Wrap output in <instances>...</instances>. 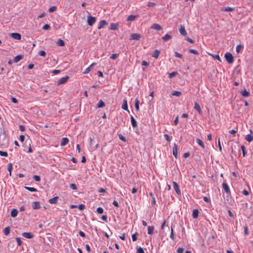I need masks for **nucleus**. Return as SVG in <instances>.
Here are the masks:
<instances>
[{"label": "nucleus", "mask_w": 253, "mask_h": 253, "mask_svg": "<svg viewBox=\"0 0 253 253\" xmlns=\"http://www.w3.org/2000/svg\"><path fill=\"white\" fill-rule=\"evenodd\" d=\"M244 228V233L246 235H248L249 234L248 228L247 226H245Z\"/></svg>", "instance_id": "e2e57ef3"}, {"label": "nucleus", "mask_w": 253, "mask_h": 253, "mask_svg": "<svg viewBox=\"0 0 253 253\" xmlns=\"http://www.w3.org/2000/svg\"><path fill=\"white\" fill-rule=\"evenodd\" d=\"M159 54H160V51L159 50L156 49V50H155V51H154V52L153 53L152 57H154L155 58H157L159 55Z\"/></svg>", "instance_id": "bb28decb"}, {"label": "nucleus", "mask_w": 253, "mask_h": 253, "mask_svg": "<svg viewBox=\"0 0 253 253\" xmlns=\"http://www.w3.org/2000/svg\"><path fill=\"white\" fill-rule=\"evenodd\" d=\"M154 230V227L153 226H148V234L149 235H152L153 233Z\"/></svg>", "instance_id": "393cba45"}, {"label": "nucleus", "mask_w": 253, "mask_h": 253, "mask_svg": "<svg viewBox=\"0 0 253 253\" xmlns=\"http://www.w3.org/2000/svg\"><path fill=\"white\" fill-rule=\"evenodd\" d=\"M56 8H57L56 6H53L50 7L49 8L48 11L49 12H52L55 11Z\"/></svg>", "instance_id": "c03bdc74"}, {"label": "nucleus", "mask_w": 253, "mask_h": 253, "mask_svg": "<svg viewBox=\"0 0 253 253\" xmlns=\"http://www.w3.org/2000/svg\"><path fill=\"white\" fill-rule=\"evenodd\" d=\"M171 38V36L167 34L164 37H163L162 39L165 41H167L170 40Z\"/></svg>", "instance_id": "c85d7f7f"}, {"label": "nucleus", "mask_w": 253, "mask_h": 253, "mask_svg": "<svg viewBox=\"0 0 253 253\" xmlns=\"http://www.w3.org/2000/svg\"><path fill=\"white\" fill-rule=\"evenodd\" d=\"M7 169L9 172L10 175H11V171L12 169V164L11 163H9L8 164Z\"/></svg>", "instance_id": "4c0bfd02"}, {"label": "nucleus", "mask_w": 253, "mask_h": 253, "mask_svg": "<svg viewBox=\"0 0 253 253\" xmlns=\"http://www.w3.org/2000/svg\"><path fill=\"white\" fill-rule=\"evenodd\" d=\"M196 142L203 149L205 148V145L203 142L199 138L196 139Z\"/></svg>", "instance_id": "b1692460"}, {"label": "nucleus", "mask_w": 253, "mask_h": 253, "mask_svg": "<svg viewBox=\"0 0 253 253\" xmlns=\"http://www.w3.org/2000/svg\"><path fill=\"white\" fill-rule=\"evenodd\" d=\"M212 57L214 58L217 59L218 61H221V59H220V58L219 55H218V54L213 55Z\"/></svg>", "instance_id": "bf43d9fd"}, {"label": "nucleus", "mask_w": 253, "mask_h": 253, "mask_svg": "<svg viewBox=\"0 0 253 253\" xmlns=\"http://www.w3.org/2000/svg\"><path fill=\"white\" fill-rule=\"evenodd\" d=\"M156 5V3L154 2L149 1L147 4V6L148 7H153L154 6Z\"/></svg>", "instance_id": "4d7b16f0"}, {"label": "nucleus", "mask_w": 253, "mask_h": 253, "mask_svg": "<svg viewBox=\"0 0 253 253\" xmlns=\"http://www.w3.org/2000/svg\"><path fill=\"white\" fill-rule=\"evenodd\" d=\"M136 17V16H135V15H129L127 17L126 21H133V20H134V19H135Z\"/></svg>", "instance_id": "cd10ccee"}, {"label": "nucleus", "mask_w": 253, "mask_h": 253, "mask_svg": "<svg viewBox=\"0 0 253 253\" xmlns=\"http://www.w3.org/2000/svg\"><path fill=\"white\" fill-rule=\"evenodd\" d=\"M69 78V77L68 76H65V77L61 78L57 82L58 85L65 84V83H66L67 82Z\"/></svg>", "instance_id": "20e7f679"}, {"label": "nucleus", "mask_w": 253, "mask_h": 253, "mask_svg": "<svg viewBox=\"0 0 253 253\" xmlns=\"http://www.w3.org/2000/svg\"><path fill=\"white\" fill-rule=\"evenodd\" d=\"M222 186L227 195H230V190L228 184L226 183L223 182L222 184Z\"/></svg>", "instance_id": "7ed1b4c3"}, {"label": "nucleus", "mask_w": 253, "mask_h": 253, "mask_svg": "<svg viewBox=\"0 0 253 253\" xmlns=\"http://www.w3.org/2000/svg\"><path fill=\"white\" fill-rule=\"evenodd\" d=\"M10 36L14 39L20 40L21 38V36L19 33H13L11 34Z\"/></svg>", "instance_id": "0eeeda50"}, {"label": "nucleus", "mask_w": 253, "mask_h": 253, "mask_svg": "<svg viewBox=\"0 0 253 253\" xmlns=\"http://www.w3.org/2000/svg\"><path fill=\"white\" fill-rule=\"evenodd\" d=\"M118 56V54L117 53L112 54L110 56V59H115Z\"/></svg>", "instance_id": "3c124183"}, {"label": "nucleus", "mask_w": 253, "mask_h": 253, "mask_svg": "<svg viewBox=\"0 0 253 253\" xmlns=\"http://www.w3.org/2000/svg\"><path fill=\"white\" fill-rule=\"evenodd\" d=\"M225 11H232L234 10V9L230 7H226L223 9Z\"/></svg>", "instance_id": "a18cd8bd"}, {"label": "nucleus", "mask_w": 253, "mask_h": 253, "mask_svg": "<svg viewBox=\"0 0 253 253\" xmlns=\"http://www.w3.org/2000/svg\"><path fill=\"white\" fill-rule=\"evenodd\" d=\"M97 211L98 213L101 214L103 212L104 210L101 207H99L97 209Z\"/></svg>", "instance_id": "49530a36"}, {"label": "nucleus", "mask_w": 253, "mask_h": 253, "mask_svg": "<svg viewBox=\"0 0 253 253\" xmlns=\"http://www.w3.org/2000/svg\"><path fill=\"white\" fill-rule=\"evenodd\" d=\"M136 253H144L143 249L140 247L137 248Z\"/></svg>", "instance_id": "79ce46f5"}, {"label": "nucleus", "mask_w": 253, "mask_h": 253, "mask_svg": "<svg viewBox=\"0 0 253 253\" xmlns=\"http://www.w3.org/2000/svg\"><path fill=\"white\" fill-rule=\"evenodd\" d=\"M107 22L105 21V20H101L99 22V24H98V29H102V28H103V27L107 25Z\"/></svg>", "instance_id": "f8f14e48"}, {"label": "nucleus", "mask_w": 253, "mask_h": 253, "mask_svg": "<svg viewBox=\"0 0 253 253\" xmlns=\"http://www.w3.org/2000/svg\"><path fill=\"white\" fill-rule=\"evenodd\" d=\"M18 212V211L16 209H13L11 211V216L12 217H15L17 215Z\"/></svg>", "instance_id": "4be33fe9"}, {"label": "nucleus", "mask_w": 253, "mask_h": 253, "mask_svg": "<svg viewBox=\"0 0 253 253\" xmlns=\"http://www.w3.org/2000/svg\"><path fill=\"white\" fill-rule=\"evenodd\" d=\"M87 24L89 26H91L96 22V18L95 17H92L90 15H88L87 17Z\"/></svg>", "instance_id": "f03ea898"}, {"label": "nucleus", "mask_w": 253, "mask_h": 253, "mask_svg": "<svg viewBox=\"0 0 253 253\" xmlns=\"http://www.w3.org/2000/svg\"><path fill=\"white\" fill-rule=\"evenodd\" d=\"M22 57H23V56L21 55H18L16 56L13 59L14 62H15V63L18 62L19 61H20L21 59H22Z\"/></svg>", "instance_id": "5701e85b"}, {"label": "nucleus", "mask_w": 253, "mask_h": 253, "mask_svg": "<svg viewBox=\"0 0 253 253\" xmlns=\"http://www.w3.org/2000/svg\"><path fill=\"white\" fill-rule=\"evenodd\" d=\"M39 54L42 56H45L46 55V52L43 50H41L39 51Z\"/></svg>", "instance_id": "5fc2aeb1"}, {"label": "nucleus", "mask_w": 253, "mask_h": 253, "mask_svg": "<svg viewBox=\"0 0 253 253\" xmlns=\"http://www.w3.org/2000/svg\"><path fill=\"white\" fill-rule=\"evenodd\" d=\"M243 46L241 44L237 45L236 48V52H237V53H239L240 52V51L241 50V49H243Z\"/></svg>", "instance_id": "f704fd0d"}, {"label": "nucleus", "mask_w": 253, "mask_h": 253, "mask_svg": "<svg viewBox=\"0 0 253 253\" xmlns=\"http://www.w3.org/2000/svg\"><path fill=\"white\" fill-rule=\"evenodd\" d=\"M97 106L98 108H102L105 106V103L102 100H100L99 101Z\"/></svg>", "instance_id": "2f4dec72"}, {"label": "nucleus", "mask_w": 253, "mask_h": 253, "mask_svg": "<svg viewBox=\"0 0 253 253\" xmlns=\"http://www.w3.org/2000/svg\"><path fill=\"white\" fill-rule=\"evenodd\" d=\"M250 134L247 135L246 136V140L249 142L253 140V136L251 134L252 133V130L251 129L250 130Z\"/></svg>", "instance_id": "ddd939ff"}, {"label": "nucleus", "mask_w": 253, "mask_h": 253, "mask_svg": "<svg viewBox=\"0 0 253 253\" xmlns=\"http://www.w3.org/2000/svg\"><path fill=\"white\" fill-rule=\"evenodd\" d=\"M224 57L228 63L232 64L233 63L234 58L231 53L230 52H226L225 54Z\"/></svg>", "instance_id": "f257e3e1"}, {"label": "nucleus", "mask_w": 253, "mask_h": 253, "mask_svg": "<svg viewBox=\"0 0 253 253\" xmlns=\"http://www.w3.org/2000/svg\"><path fill=\"white\" fill-rule=\"evenodd\" d=\"M16 241L17 243L18 246H20L21 245L22 242H21L20 238H16Z\"/></svg>", "instance_id": "680f3d73"}, {"label": "nucleus", "mask_w": 253, "mask_h": 253, "mask_svg": "<svg viewBox=\"0 0 253 253\" xmlns=\"http://www.w3.org/2000/svg\"><path fill=\"white\" fill-rule=\"evenodd\" d=\"M118 28V23H111L110 24V29L112 30H116Z\"/></svg>", "instance_id": "6ab92c4d"}, {"label": "nucleus", "mask_w": 253, "mask_h": 253, "mask_svg": "<svg viewBox=\"0 0 253 253\" xmlns=\"http://www.w3.org/2000/svg\"><path fill=\"white\" fill-rule=\"evenodd\" d=\"M241 148L243 152V157H245L246 155V147L245 146L242 145L241 146Z\"/></svg>", "instance_id": "58836bf2"}, {"label": "nucleus", "mask_w": 253, "mask_h": 253, "mask_svg": "<svg viewBox=\"0 0 253 253\" xmlns=\"http://www.w3.org/2000/svg\"><path fill=\"white\" fill-rule=\"evenodd\" d=\"M60 72V71L59 70H53V71L52 72V73L54 75H57V74H59Z\"/></svg>", "instance_id": "338daca9"}, {"label": "nucleus", "mask_w": 253, "mask_h": 253, "mask_svg": "<svg viewBox=\"0 0 253 253\" xmlns=\"http://www.w3.org/2000/svg\"><path fill=\"white\" fill-rule=\"evenodd\" d=\"M172 154L176 159L177 158V147L175 143H174L172 147Z\"/></svg>", "instance_id": "6e6552de"}, {"label": "nucleus", "mask_w": 253, "mask_h": 253, "mask_svg": "<svg viewBox=\"0 0 253 253\" xmlns=\"http://www.w3.org/2000/svg\"><path fill=\"white\" fill-rule=\"evenodd\" d=\"M179 31L180 32V33L183 36H185L187 35V32L185 29V27L182 26V25H180V28L179 29Z\"/></svg>", "instance_id": "9d476101"}, {"label": "nucleus", "mask_w": 253, "mask_h": 253, "mask_svg": "<svg viewBox=\"0 0 253 253\" xmlns=\"http://www.w3.org/2000/svg\"><path fill=\"white\" fill-rule=\"evenodd\" d=\"M78 208L80 210H83L85 208V206L83 204H80V205H79Z\"/></svg>", "instance_id": "69168bd1"}, {"label": "nucleus", "mask_w": 253, "mask_h": 253, "mask_svg": "<svg viewBox=\"0 0 253 253\" xmlns=\"http://www.w3.org/2000/svg\"><path fill=\"white\" fill-rule=\"evenodd\" d=\"M172 95L179 96L181 94V92L178 91H174L172 93Z\"/></svg>", "instance_id": "e433bc0d"}, {"label": "nucleus", "mask_w": 253, "mask_h": 253, "mask_svg": "<svg viewBox=\"0 0 253 253\" xmlns=\"http://www.w3.org/2000/svg\"><path fill=\"white\" fill-rule=\"evenodd\" d=\"M174 55L175 57L179 58H181L182 57V55L177 52H175Z\"/></svg>", "instance_id": "864d4df0"}, {"label": "nucleus", "mask_w": 253, "mask_h": 253, "mask_svg": "<svg viewBox=\"0 0 253 253\" xmlns=\"http://www.w3.org/2000/svg\"><path fill=\"white\" fill-rule=\"evenodd\" d=\"M119 138L120 139H121V140H122L124 142H126V137L125 136H124L123 135H122V134H119Z\"/></svg>", "instance_id": "37998d69"}, {"label": "nucleus", "mask_w": 253, "mask_h": 253, "mask_svg": "<svg viewBox=\"0 0 253 253\" xmlns=\"http://www.w3.org/2000/svg\"><path fill=\"white\" fill-rule=\"evenodd\" d=\"M194 109L198 111L199 114H201L202 113L200 106L197 102L194 103Z\"/></svg>", "instance_id": "2eb2a0df"}, {"label": "nucleus", "mask_w": 253, "mask_h": 253, "mask_svg": "<svg viewBox=\"0 0 253 253\" xmlns=\"http://www.w3.org/2000/svg\"><path fill=\"white\" fill-rule=\"evenodd\" d=\"M0 155L4 157H7L8 154L6 152H3L0 150Z\"/></svg>", "instance_id": "de8ad7c7"}, {"label": "nucleus", "mask_w": 253, "mask_h": 253, "mask_svg": "<svg viewBox=\"0 0 253 253\" xmlns=\"http://www.w3.org/2000/svg\"><path fill=\"white\" fill-rule=\"evenodd\" d=\"M139 101L138 99H135V107L137 111H138L139 109Z\"/></svg>", "instance_id": "72a5a7b5"}, {"label": "nucleus", "mask_w": 253, "mask_h": 253, "mask_svg": "<svg viewBox=\"0 0 253 253\" xmlns=\"http://www.w3.org/2000/svg\"><path fill=\"white\" fill-rule=\"evenodd\" d=\"M173 186L174 190L177 195H180L181 192L179 188V186L176 182H173Z\"/></svg>", "instance_id": "423d86ee"}, {"label": "nucleus", "mask_w": 253, "mask_h": 253, "mask_svg": "<svg viewBox=\"0 0 253 253\" xmlns=\"http://www.w3.org/2000/svg\"><path fill=\"white\" fill-rule=\"evenodd\" d=\"M177 74V73L176 72H172L169 74V78H172L174 76H176Z\"/></svg>", "instance_id": "ea45409f"}, {"label": "nucleus", "mask_w": 253, "mask_h": 253, "mask_svg": "<svg viewBox=\"0 0 253 253\" xmlns=\"http://www.w3.org/2000/svg\"><path fill=\"white\" fill-rule=\"evenodd\" d=\"M25 188L29 190L30 192H36L37 191V190L34 188V187H25Z\"/></svg>", "instance_id": "c9c22d12"}, {"label": "nucleus", "mask_w": 253, "mask_h": 253, "mask_svg": "<svg viewBox=\"0 0 253 253\" xmlns=\"http://www.w3.org/2000/svg\"><path fill=\"white\" fill-rule=\"evenodd\" d=\"M33 178L36 181H40L41 180L40 176L38 175H34Z\"/></svg>", "instance_id": "603ef678"}, {"label": "nucleus", "mask_w": 253, "mask_h": 253, "mask_svg": "<svg viewBox=\"0 0 253 253\" xmlns=\"http://www.w3.org/2000/svg\"><path fill=\"white\" fill-rule=\"evenodd\" d=\"M184 251V249L183 248H178L177 249V252L178 253H182Z\"/></svg>", "instance_id": "0e129e2a"}, {"label": "nucleus", "mask_w": 253, "mask_h": 253, "mask_svg": "<svg viewBox=\"0 0 253 253\" xmlns=\"http://www.w3.org/2000/svg\"><path fill=\"white\" fill-rule=\"evenodd\" d=\"M70 187L73 190H76L77 189L76 184L72 183L70 185Z\"/></svg>", "instance_id": "6e6d98bb"}, {"label": "nucleus", "mask_w": 253, "mask_h": 253, "mask_svg": "<svg viewBox=\"0 0 253 253\" xmlns=\"http://www.w3.org/2000/svg\"><path fill=\"white\" fill-rule=\"evenodd\" d=\"M189 52L196 55H198L199 54V52L197 50L193 49H190L189 50Z\"/></svg>", "instance_id": "a19ab883"}, {"label": "nucleus", "mask_w": 253, "mask_h": 253, "mask_svg": "<svg viewBox=\"0 0 253 253\" xmlns=\"http://www.w3.org/2000/svg\"><path fill=\"white\" fill-rule=\"evenodd\" d=\"M131 125L133 127H135L137 126V122L136 121V120H135V119L133 118V116H131Z\"/></svg>", "instance_id": "aec40b11"}, {"label": "nucleus", "mask_w": 253, "mask_h": 253, "mask_svg": "<svg viewBox=\"0 0 253 253\" xmlns=\"http://www.w3.org/2000/svg\"><path fill=\"white\" fill-rule=\"evenodd\" d=\"M131 237L132 241H136L137 240V233L132 234Z\"/></svg>", "instance_id": "8fccbe9b"}, {"label": "nucleus", "mask_w": 253, "mask_h": 253, "mask_svg": "<svg viewBox=\"0 0 253 253\" xmlns=\"http://www.w3.org/2000/svg\"><path fill=\"white\" fill-rule=\"evenodd\" d=\"M32 208L34 210H38L41 208L39 202L35 201L32 203Z\"/></svg>", "instance_id": "9b49d317"}, {"label": "nucleus", "mask_w": 253, "mask_h": 253, "mask_svg": "<svg viewBox=\"0 0 253 253\" xmlns=\"http://www.w3.org/2000/svg\"><path fill=\"white\" fill-rule=\"evenodd\" d=\"M141 35L139 34L133 33L130 35V40L138 41L141 38Z\"/></svg>", "instance_id": "39448f33"}, {"label": "nucleus", "mask_w": 253, "mask_h": 253, "mask_svg": "<svg viewBox=\"0 0 253 253\" xmlns=\"http://www.w3.org/2000/svg\"><path fill=\"white\" fill-rule=\"evenodd\" d=\"M178 123V117H176V118H175V119L174 120V121L173 122V125L175 126H176L177 125Z\"/></svg>", "instance_id": "774afa93"}, {"label": "nucleus", "mask_w": 253, "mask_h": 253, "mask_svg": "<svg viewBox=\"0 0 253 253\" xmlns=\"http://www.w3.org/2000/svg\"><path fill=\"white\" fill-rule=\"evenodd\" d=\"M10 233V228L9 227H7L5 228L3 230V233L5 235H8Z\"/></svg>", "instance_id": "473e14b6"}, {"label": "nucleus", "mask_w": 253, "mask_h": 253, "mask_svg": "<svg viewBox=\"0 0 253 253\" xmlns=\"http://www.w3.org/2000/svg\"><path fill=\"white\" fill-rule=\"evenodd\" d=\"M22 236L27 239H31L33 237V235L29 232H24L22 234Z\"/></svg>", "instance_id": "4468645a"}, {"label": "nucleus", "mask_w": 253, "mask_h": 253, "mask_svg": "<svg viewBox=\"0 0 253 253\" xmlns=\"http://www.w3.org/2000/svg\"><path fill=\"white\" fill-rule=\"evenodd\" d=\"M241 93L244 97H248L250 94L246 89H244V90L242 91Z\"/></svg>", "instance_id": "7c9ffc66"}, {"label": "nucleus", "mask_w": 253, "mask_h": 253, "mask_svg": "<svg viewBox=\"0 0 253 253\" xmlns=\"http://www.w3.org/2000/svg\"><path fill=\"white\" fill-rule=\"evenodd\" d=\"M69 142V139L67 137H63L62 138L61 143H60V146H64L66 145Z\"/></svg>", "instance_id": "1a4fd4ad"}, {"label": "nucleus", "mask_w": 253, "mask_h": 253, "mask_svg": "<svg viewBox=\"0 0 253 253\" xmlns=\"http://www.w3.org/2000/svg\"><path fill=\"white\" fill-rule=\"evenodd\" d=\"M151 28L157 31H160L162 29L161 26L158 24L156 23L153 24L151 26Z\"/></svg>", "instance_id": "dca6fc26"}, {"label": "nucleus", "mask_w": 253, "mask_h": 253, "mask_svg": "<svg viewBox=\"0 0 253 253\" xmlns=\"http://www.w3.org/2000/svg\"><path fill=\"white\" fill-rule=\"evenodd\" d=\"M90 68H90L89 66V67H87V68H86V69H85V70L83 72V73H84V74H87V73L90 71Z\"/></svg>", "instance_id": "13d9d810"}, {"label": "nucleus", "mask_w": 253, "mask_h": 253, "mask_svg": "<svg viewBox=\"0 0 253 253\" xmlns=\"http://www.w3.org/2000/svg\"><path fill=\"white\" fill-rule=\"evenodd\" d=\"M164 136L165 138L166 139V140L167 141H168V142H169L170 141V137H169V135L168 134H165L164 135Z\"/></svg>", "instance_id": "09e8293b"}, {"label": "nucleus", "mask_w": 253, "mask_h": 253, "mask_svg": "<svg viewBox=\"0 0 253 253\" xmlns=\"http://www.w3.org/2000/svg\"><path fill=\"white\" fill-rule=\"evenodd\" d=\"M199 211L197 209H194L193 211L192 216L194 218H196L198 216Z\"/></svg>", "instance_id": "412c9836"}, {"label": "nucleus", "mask_w": 253, "mask_h": 253, "mask_svg": "<svg viewBox=\"0 0 253 253\" xmlns=\"http://www.w3.org/2000/svg\"><path fill=\"white\" fill-rule=\"evenodd\" d=\"M170 238L172 240H174L175 239L172 225L171 226Z\"/></svg>", "instance_id": "c756f323"}, {"label": "nucleus", "mask_w": 253, "mask_h": 253, "mask_svg": "<svg viewBox=\"0 0 253 253\" xmlns=\"http://www.w3.org/2000/svg\"><path fill=\"white\" fill-rule=\"evenodd\" d=\"M57 44L60 46H63L65 45L64 42L61 39H58L56 42Z\"/></svg>", "instance_id": "a878e982"}, {"label": "nucleus", "mask_w": 253, "mask_h": 253, "mask_svg": "<svg viewBox=\"0 0 253 253\" xmlns=\"http://www.w3.org/2000/svg\"><path fill=\"white\" fill-rule=\"evenodd\" d=\"M58 196H55L51 199L49 200V203L51 204H55L57 202V200L58 199Z\"/></svg>", "instance_id": "f3484780"}, {"label": "nucleus", "mask_w": 253, "mask_h": 253, "mask_svg": "<svg viewBox=\"0 0 253 253\" xmlns=\"http://www.w3.org/2000/svg\"><path fill=\"white\" fill-rule=\"evenodd\" d=\"M50 28V26L48 24H45L43 27L42 29L44 30H47Z\"/></svg>", "instance_id": "052dcab7"}, {"label": "nucleus", "mask_w": 253, "mask_h": 253, "mask_svg": "<svg viewBox=\"0 0 253 253\" xmlns=\"http://www.w3.org/2000/svg\"><path fill=\"white\" fill-rule=\"evenodd\" d=\"M122 108L126 111H128V107H127V101L126 99L123 100V104L122 106Z\"/></svg>", "instance_id": "a211bd4d"}]
</instances>
